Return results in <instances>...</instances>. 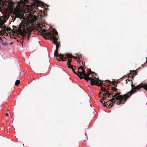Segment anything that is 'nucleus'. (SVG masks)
I'll list each match as a JSON object with an SVG mask.
<instances>
[{"mask_svg":"<svg viewBox=\"0 0 147 147\" xmlns=\"http://www.w3.org/2000/svg\"><path fill=\"white\" fill-rule=\"evenodd\" d=\"M115 99L119 100L116 102V104L117 105L123 104L125 101L123 98V96L122 95H121L116 97V98H113L112 99H110L108 101L105 102V101L104 104H103V105L104 106H106L107 107L110 109L113 107L115 103Z\"/></svg>","mask_w":147,"mask_h":147,"instance_id":"f257e3e1","label":"nucleus"},{"mask_svg":"<svg viewBox=\"0 0 147 147\" xmlns=\"http://www.w3.org/2000/svg\"><path fill=\"white\" fill-rule=\"evenodd\" d=\"M42 36L46 39H51V40L55 38L56 37V36H57L58 32L56 30H54L53 31V33H51L49 31L45 29L42 30Z\"/></svg>","mask_w":147,"mask_h":147,"instance_id":"f03ea898","label":"nucleus"},{"mask_svg":"<svg viewBox=\"0 0 147 147\" xmlns=\"http://www.w3.org/2000/svg\"><path fill=\"white\" fill-rule=\"evenodd\" d=\"M146 88L145 86H142V83L140 84L139 85L135 86L133 84L131 85V90L127 92L126 94H124L123 96V98L126 101L127 99L130 96H131L133 93H134L135 91L140 89L141 88Z\"/></svg>","mask_w":147,"mask_h":147,"instance_id":"7ed1b4c3","label":"nucleus"},{"mask_svg":"<svg viewBox=\"0 0 147 147\" xmlns=\"http://www.w3.org/2000/svg\"><path fill=\"white\" fill-rule=\"evenodd\" d=\"M92 73H93V72L91 71L90 69L88 71L87 73H86L87 75H85L84 77H81L80 79L82 80L84 79L88 82H89V80H90L91 85V86L94 85L95 84V83L96 82L97 80L94 79H93L92 78L89 77L90 75L92 74Z\"/></svg>","mask_w":147,"mask_h":147,"instance_id":"20e7f679","label":"nucleus"},{"mask_svg":"<svg viewBox=\"0 0 147 147\" xmlns=\"http://www.w3.org/2000/svg\"><path fill=\"white\" fill-rule=\"evenodd\" d=\"M13 29L20 34L22 36L24 37L26 36V32L25 30V26L23 24L21 23L19 25L18 28L14 26H13Z\"/></svg>","mask_w":147,"mask_h":147,"instance_id":"39448f33","label":"nucleus"},{"mask_svg":"<svg viewBox=\"0 0 147 147\" xmlns=\"http://www.w3.org/2000/svg\"><path fill=\"white\" fill-rule=\"evenodd\" d=\"M58 38H55L54 39L52 40L53 42L56 45V49L54 53V56L56 57L63 56V54H60L59 55H58V49L60 47V42L58 41Z\"/></svg>","mask_w":147,"mask_h":147,"instance_id":"423d86ee","label":"nucleus"},{"mask_svg":"<svg viewBox=\"0 0 147 147\" xmlns=\"http://www.w3.org/2000/svg\"><path fill=\"white\" fill-rule=\"evenodd\" d=\"M94 85L97 86H100L101 87V91H102L103 92L106 93L107 92V90L105 88H103L102 87V82L100 80H98V82L96 81V82L95 83Z\"/></svg>","mask_w":147,"mask_h":147,"instance_id":"0eeeda50","label":"nucleus"},{"mask_svg":"<svg viewBox=\"0 0 147 147\" xmlns=\"http://www.w3.org/2000/svg\"><path fill=\"white\" fill-rule=\"evenodd\" d=\"M85 68L82 69V71H78V74L77 73V75L80 78V79L81 77H84L85 75L86 76L87 75L85 72Z\"/></svg>","mask_w":147,"mask_h":147,"instance_id":"6e6552de","label":"nucleus"},{"mask_svg":"<svg viewBox=\"0 0 147 147\" xmlns=\"http://www.w3.org/2000/svg\"><path fill=\"white\" fill-rule=\"evenodd\" d=\"M6 22L4 18L1 16L0 17V28H2V26Z\"/></svg>","mask_w":147,"mask_h":147,"instance_id":"1a4fd4ad","label":"nucleus"},{"mask_svg":"<svg viewBox=\"0 0 147 147\" xmlns=\"http://www.w3.org/2000/svg\"><path fill=\"white\" fill-rule=\"evenodd\" d=\"M109 91L108 90V89L107 90V92L106 93H104L102 94L104 96H107L108 97H109L111 95H113V93L111 92L109 93Z\"/></svg>","mask_w":147,"mask_h":147,"instance_id":"9d476101","label":"nucleus"},{"mask_svg":"<svg viewBox=\"0 0 147 147\" xmlns=\"http://www.w3.org/2000/svg\"><path fill=\"white\" fill-rule=\"evenodd\" d=\"M15 16L16 18H20L21 16V14L20 11L19 10H17L15 11Z\"/></svg>","mask_w":147,"mask_h":147,"instance_id":"9b49d317","label":"nucleus"},{"mask_svg":"<svg viewBox=\"0 0 147 147\" xmlns=\"http://www.w3.org/2000/svg\"><path fill=\"white\" fill-rule=\"evenodd\" d=\"M65 56L67 57V58L68 59H69V58H75V57L73 56L71 54L66 53L65 55Z\"/></svg>","mask_w":147,"mask_h":147,"instance_id":"f8f14e48","label":"nucleus"},{"mask_svg":"<svg viewBox=\"0 0 147 147\" xmlns=\"http://www.w3.org/2000/svg\"><path fill=\"white\" fill-rule=\"evenodd\" d=\"M120 94H121L120 92H117V93H116L113 96H112V97L113 98H115H115H116V97H117L120 96Z\"/></svg>","mask_w":147,"mask_h":147,"instance_id":"ddd939ff","label":"nucleus"},{"mask_svg":"<svg viewBox=\"0 0 147 147\" xmlns=\"http://www.w3.org/2000/svg\"><path fill=\"white\" fill-rule=\"evenodd\" d=\"M68 67L69 68H71L72 69L73 72L76 74H77V73L75 71V70L73 67L72 65H71V66H68Z\"/></svg>","mask_w":147,"mask_h":147,"instance_id":"4468645a","label":"nucleus"},{"mask_svg":"<svg viewBox=\"0 0 147 147\" xmlns=\"http://www.w3.org/2000/svg\"><path fill=\"white\" fill-rule=\"evenodd\" d=\"M72 59H69L68 60V62L67 63V65H68V66H71V61Z\"/></svg>","mask_w":147,"mask_h":147,"instance_id":"2eb2a0df","label":"nucleus"},{"mask_svg":"<svg viewBox=\"0 0 147 147\" xmlns=\"http://www.w3.org/2000/svg\"><path fill=\"white\" fill-rule=\"evenodd\" d=\"M111 90L112 92L115 91L117 92L118 89L116 88L115 87H112L111 88Z\"/></svg>","mask_w":147,"mask_h":147,"instance_id":"dca6fc26","label":"nucleus"},{"mask_svg":"<svg viewBox=\"0 0 147 147\" xmlns=\"http://www.w3.org/2000/svg\"><path fill=\"white\" fill-rule=\"evenodd\" d=\"M63 56H60V57H59L60 58H61V61H66L67 60V59H66V60H65L64 59H63V58H64V55H63Z\"/></svg>","mask_w":147,"mask_h":147,"instance_id":"f3484780","label":"nucleus"},{"mask_svg":"<svg viewBox=\"0 0 147 147\" xmlns=\"http://www.w3.org/2000/svg\"><path fill=\"white\" fill-rule=\"evenodd\" d=\"M102 99H101L100 100V101L101 102V103H102V104L103 105V104H104V103H103V100H105V99L106 98H105V96H103L102 97Z\"/></svg>","mask_w":147,"mask_h":147,"instance_id":"a211bd4d","label":"nucleus"},{"mask_svg":"<svg viewBox=\"0 0 147 147\" xmlns=\"http://www.w3.org/2000/svg\"><path fill=\"white\" fill-rule=\"evenodd\" d=\"M20 81L19 80H17L15 83V85L18 86L20 83Z\"/></svg>","mask_w":147,"mask_h":147,"instance_id":"6ab92c4d","label":"nucleus"},{"mask_svg":"<svg viewBox=\"0 0 147 147\" xmlns=\"http://www.w3.org/2000/svg\"><path fill=\"white\" fill-rule=\"evenodd\" d=\"M2 33V31L0 30V36L1 35ZM3 41V40L2 39L1 37H0V42H2Z\"/></svg>","mask_w":147,"mask_h":147,"instance_id":"aec40b11","label":"nucleus"},{"mask_svg":"<svg viewBox=\"0 0 147 147\" xmlns=\"http://www.w3.org/2000/svg\"><path fill=\"white\" fill-rule=\"evenodd\" d=\"M93 73H92V76H93V78H94V79L97 80V79L95 77H94V76H96V74L95 73V72H93Z\"/></svg>","mask_w":147,"mask_h":147,"instance_id":"412c9836","label":"nucleus"},{"mask_svg":"<svg viewBox=\"0 0 147 147\" xmlns=\"http://www.w3.org/2000/svg\"><path fill=\"white\" fill-rule=\"evenodd\" d=\"M108 82L110 83H111L113 84V85H115V84L116 83L115 82H112L109 80H108V82H107V83H108Z\"/></svg>","mask_w":147,"mask_h":147,"instance_id":"4be33fe9","label":"nucleus"},{"mask_svg":"<svg viewBox=\"0 0 147 147\" xmlns=\"http://www.w3.org/2000/svg\"><path fill=\"white\" fill-rule=\"evenodd\" d=\"M3 25L2 26V28H1L2 29V30L3 31H5L6 28V25H4V26H3Z\"/></svg>","mask_w":147,"mask_h":147,"instance_id":"5701e85b","label":"nucleus"},{"mask_svg":"<svg viewBox=\"0 0 147 147\" xmlns=\"http://www.w3.org/2000/svg\"><path fill=\"white\" fill-rule=\"evenodd\" d=\"M142 86H145L146 88H144V87H142V88H144L145 90H146L147 91V84H145L144 85L142 84Z\"/></svg>","mask_w":147,"mask_h":147,"instance_id":"b1692460","label":"nucleus"},{"mask_svg":"<svg viewBox=\"0 0 147 147\" xmlns=\"http://www.w3.org/2000/svg\"><path fill=\"white\" fill-rule=\"evenodd\" d=\"M84 67L82 65L80 67L78 68V71H79L80 69H81L82 70V69H84Z\"/></svg>","mask_w":147,"mask_h":147,"instance_id":"393cba45","label":"nucleus"},{"mask_svg":"<svg viewBox=\"0 0 147 147\" xmlns=\"http://www.w3.org/2000/svg\"><path fill=\"white\" fill-rule=\"evenodd\" d=\"M11 28L10 27H7L6 29V31L8 32L10 30Z\"/></svg>","mask_w":147,"mask_h":147,"instance_id":"a878e982","label":"nucleus"},{"mask_svg":"<svg viewBox=\"0 0 147 147\" xmlns=\"http://www.w3.org/2000/svg\"><path fill=\"white\" fill-rule=\"evenodd\" d=\"M2 45H7V44L6 43L2 42Z\"/></svg>","mask_w":147,"mask_h":147,"instance_id":"bb28decb","label":"nucleus"},{"mask_svg":"<svg viewBox=\"0 0 147 147\" xmlns=\"http://www.w3.org/2000/svg\"><path fill=\"white\" fill-rule=\"evenodd\" d=\"M121 79H120L119 80H117V82H116V83L117 84V83H119L120 81V80Z\"/></svg>","mask_w":147,"mask_h":147,"instance_id":"cd10ccee","label":"nucleus"},{"mask_svg":"<svg viewBox=\"0 0 147 147\" xmlns=\"http://www.w3.org/2000/svg\"><path fill=\"white\" fill-rule=\"evenodd\" d=\"M136 73V72L134 71H133V74L135 75Z\"/></svg>","mask_w":147,"mask_h":147,"instance_id":"c85d7f7f","label":"nucleus"},{"mask_svg":"<svg viewBox=\"0 0 147 147\" xmlns=\"http://www.w3.org/2000/svg\"><path fill=\"white\" fill-rule=\"evenodd\" d=\"M117 84L116 83H115V85H114L115 86V87H117Z\"/></svg>","mask_w":147,"mask_h":147,"instance_id":"c756f323","label":"nucleus"},{"mask_svg":"<svg viewBox=\"0 0 147 147\" xmlns=\"http://www.w3.org/2000/svg\"><path fill=\"white\" fill-rule=\"evenodd\" d=\"M6 116H8L9 115V114L8 113H7L5 115Z\"/></svg>","mask_w":147,"mask_h":147,"instance_id":"7c9ffc66","label":"nucleus"},{"mask_svg":"<svg viewBox=\"0 0 147 147\" xmlns=\"http://www.w3.org/2000/svg\"><path fill=\"white\" fill-rule=\"evenodd\" d=\"M82 58L81 55L79 56L78 58Z\"/></svg>","mask_w":147,"mask_h":147,"instance_id":"2f4dec72","label":"nucleus"},{"mask_svg":"<svg viewBox=\"0 0 147 147\" xmlns=\"http://www.w3.org/2000/svg\"><path fill=\"white\" fill-rule=\"evenodd\" d=\"M64 58L65 59H66L67 58V57L66 56V57H64Z\"/></svg>","mask_w":147,"mask_h":147,"instance_id":"473e14b6","label":"nucleus"},{"mask_svg":"<svg viewBox=\"0 0 147 147\" xmlns=\"http://www.w3.org/2000/svg\"><path fill=\"white\" fill-rule=\"evenodd\" d=\"M126 84H127V80H126Z\"/></svg>","mask_w":147,"mask_h":147,"instance_id":"72a5a7b5","label":"nucleus"},{"mask_svg":"<svg viewBox=\"0 0 147 147\" xmlns=\"http://www.w3.org/2000/svg\"><path fill=\"white\" fill-rule=\"evenodd\" d=\"M102 94V92H100V93H99V94L100 95V94Z\"/></svg>","mask_w":147,"mask_h":147,"instance_id":"f704fd0d","label":"nucleus"},{"mask_svg":"<svg viewBox=\"0 0 147 147\" xmlns=\"http://www.w3.org/2000/svg\"><path fill=\"white\" fill-rule=\"evenodd\" d=\"M29 36H27V38H28V40L29 39Z\"/></svg>","mask_w":147,"mask_h":147,"instance_id":"c9c22d12","label":"nucleus"},{"mask_svg":"<svg viewBox=\"0 0 147 147\" xmlns=\"http://www.w3.org/2000/svg\"><path fill=\"white\" fill-rule=\"evenodd\" d=\"M75 59H76L77 58H78V57H75V58H74Z\"/></svg>","mask_w":147,"mask_h":147,"instance_id":"e433bc0d","label":"nucleus"},{"mask_svg":"<svg viewBox=\"0 0 147 147\" xmlns=\"http://www.w3.org/2000/svg\"><path fill=\"white\" fill-rule=\"evenodd\" d=\"M30 36V34H29L28 36H29V37Z\"/></svg>","mask_w":147,"mask_h":147,"instance_id":"4c0bfd02","label":"nucleus"},{"mask_svg":"<svg viewBox=\"0 0 147 147\" xmlns=\"http://www.w3.org/2000/svg\"><path fill=\"white\" fill-rule=\"evenodd\" d=\"M58 61H60L61 60H60V59H59V60H58Z\"/></svg>","mask_w":147,"mask_h":147,"instance_id":"58836bf2","label":"nucleus"},{"mask_svg":"<svg viewBox=\"0 0 147 147\" xmlns=\"http://www.w3.org/2000/svg\"><path fill=\"white\" fill-rule=\"evenodd\" d=\"M56 59L57 60H59V59L58 58H56Z\"/></svg>","mask_w":147,"mask_h":147,"instance_id":"ea45409f","label":"nucleus"}]
</instances>
